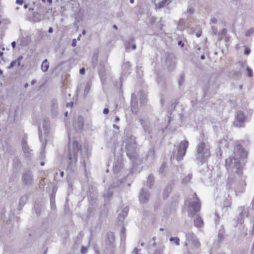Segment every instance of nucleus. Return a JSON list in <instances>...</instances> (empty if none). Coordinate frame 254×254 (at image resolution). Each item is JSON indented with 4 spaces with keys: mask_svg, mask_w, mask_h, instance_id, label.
Returning a JSON list of instances; mask_svg holds the SVG:
<instances>
[{
    "mask_svg": "<svg viewBox=\"0 0 254 254\" xmlns=\"http://www.w3.org/2000/svg\"><path fill=\"white\" fill-rule=\"evenodd\" d=\"M23 59L22 56H19L17 59L11 62L8 68L11 69L14 66H20L21 65V61Z\"/></svg>",
    "mask_w": 254,
    "mask_h": 254,
    "instance_id": "9b49d317",
    "label": "nucleus"
},
{
    "mask_svg": "<svg viewBox=\"0 0 254 254\" xmlns=\"http://www.w3.org/2000/svg\"><path fill=\"white\" fill-rule=\"evenodd\" d=\"M164 230V228H161L160 229V231H163Z\"/></svg>",
    "mask_w": 254,
    "mask_h": 254,
    "instance_id": "13d9d810",
    "label": "nucleus"
},
{
    "mask_svg": "<svg viewBox=\"0 0 254 254\" xmlns=\"http://www.w3.org/2000/svg\"><path fill=\"white\" fill-rule=\"evenodd\" d=\"M28 84L27 83L25 84V87H27L28 86Z\"/></svg>",
    "mask_w": 254,
    "mask_h": 254,
    "instance_id": "680f3d73",
    "label": "nucleus"
},
{
    "mask_svg": "<svg viewBox=\"0 0 254 254\" xmlns=\"http://www.w3.org/2000/svg\"><path fill=\"white\" fill-rule=\"evenodd\" d=\"M244 215H247V212L245 211H242V212L241 213V219H240L239 218H238L239 219V222L241 224L243 222V219L242 218V217L244 216Z\"/></svg>",
    "mask_w": 254,
    "mask_h": 254,
    "instance_id": "a878e982",
    "label": "nucleus"
},
{
    "mask_svg": "<svg viewBox=\"0 0 254 254\" xmlns=\"http://www.w3.org/2000/svg\"><path fill=\"white\" fill-rule=\"evenodd\" d=\"M122 147L125 148L127 154L131 158L132 153L134 152L136 148L135 138L133 136L124 137Z\"/></svg>",
    "mask_w": 254,
    "mask_h": 254,
    "instance_id": "20e7f679",
    "label": "nucleus"
},
{
    "mask_svg": "<svg viewBox=\"0 0 254 254\" xmlns=\"http://www.w3.org/2000/svg\"><path fill=\"white\" fill-rule=\"evenodd\" d=\"M53 107L56 109L57 108V103L56 101L53 102Z\"/></svg>",
    "mask_w": 254,
    "mask_h": 254,
    "instance_id": "c9c22d12",
    "label": "nucleus"
},
{
    "mask_svg": "<svg viewBox=\"0 0 254 254\" xmlns=\"http://www.w3.org/2000/svg\"><path fill=\"white\" fill-rule=\"evenodd\" d=\"M81 151V146L76 141H73L72 144H69L68 148V158L69 164H72L77 160V157Z\"/></svg>",
    "mask_w": 254,
    "mask_h": 254,
    "instance_id": "7ed1b4c3",
    "label": "nucleus"
},
{
    "mask_svg": "<svg viewBox=\"0 0 254 254\" xmlns=\"http://www.w3.org/2000/svg\"><path fill=\"white\" fill-rule=\"evenodd\" d=\"M75 45H76V40L73 39L72 40V46L74 47L75 46Z\"/></svg>",
    "mask_w": 254,
    "mask_h": 254,
    "instance_id": "c03bdc74",
    "label": "nucleus"
},
{
    "mask_svg": "<svg viewBox=\"0 0 254 254\" xmlns=\"http://www.w3.org/2000/svg\"><path fill=\"white\" fill-rule=\"evenodd\" d=\"M79 72H80V73L81 74H84V73H85V69H84V68H82L81 69H80Z\"/></svg>",
    "mask_w": 254,
    "mask_h": 254,
    "instance_id": "58836bf2",
    "label": "nucleus"
},
{
    "mask_svg": "<svg viewBox=\"0 0 254 254\" xmlns=\"http://www.w3.org/2000/svg\"><path fill=\"white\" fill-rule=\"evenodd\" d=\"M189 146V142L188 141H182L180 142L178 152L176 155V159L178 161L181 160L186 154V152Z\"/></svg>",
    "mask_w": 254,
    "mask_h": 254,
    "instance_id": "39448f33",
    "label": "nucleus"
},
{
    "mask_svg": "<svg viewBox=\"0 0 254 254\" xmlns=\"http://www.w3.org/2000/svg\"><path fill=\"white\" fill-rule=\"evenodd\" d=\"M170 241L176 246H179L180 245V239L178 237H171L170 238Z\"/></svg>",
    "mask_w": 254,
    "mask_h": 254,
    "instance_id": "4be33fe9",
    "label": "nucleus"
},
{
    "mask_svg": "<svg viewBox=\"0 0 254 254\" xmlns=\"http://www.w3.org/2000/svg\"><path fill=\"white\" fill-rule=\"evenodd\" d=\"M113 170H114V171L115 173H117V172H118L119 171V168H117V166L115 165V167L113 168Z\"/></svg>",
    "mask_w": 254,
    "mask_h": 254,
    "instance_id": "f704fd0d",
    "label": "nucleus"
},
{
    "mask_svg": "<svg viewBox=\"0 0 254 254\" xmlns=\"http://www.w3.org/2000/svg\"><path fill=\"white\" fill-rule=\"evenodd\" d=\"M250 53V51L249 50H246L245 53L246 55H249Z\"/></svg>",
    "mask_w": 254,
    "mask_h": 254,
    "instance_id": "09e8293b",
    "label": "nucleus"
},
{
    "mask_svg": "<svg viewBox=\"0 0 254 254\" xmlns=\"http://www.w3.org/2000/svg\"><path fill=\"white\" fill-rule=\"evenodd\" d=\"M137 109V104L136 102V96L134 93L131 95V110L134 113H136Z\"/></svg>",
    "mask_w": 254,
    "mask_h": 254,
    "instance_id": "9d476101",
    "label": "nucleus"
},
{
    "mask_svg": "<svg viewBox=\"0 0 254 254\" xmlns=\"http://www.w3.org/2000/svg\"><path fill=\"white\" fill-rule=\"evenodd\" d=\"M136 45H133L132 46V50H135V49H136Z\"/></svg>",
    "mask_w": 254,
    "mask_h": 254,
    "instance_id": "3c124183",
    "label": "nucleus"
},
{
    "mask_svg": "<svg viewBox=\"0 0 254 254\" xmlns=\"http://www.w3.org/2000/svg\"><path fill=\"white\" fill-rule=\"evenodd\" d=\"M43 128H44L45 132L46 133H48L49 129H50V126H49V123L48 122H45L43 124Z\"/></svg>",
    "mask_w": 254,
    "mask_h": 254,
    "instance_id": "5701e85b",
    "label": "nucleus"
},
{
    "mask_svg": "<svg viewBox=\"0 0 254 254\" xmlns=\"http://www.w3.org/2000/svg\"><path fill=\"white\" fill-rule=\"evenodd\" d=\"M103 113L105 114H107L109 113V110L107 108H105L103 110Z\"/></svg>",
    "mask_w": 254,
    "mask_h": 254,
    "instance_id": "4c0bfd02",
    "label": "nucleus"
},
{
    "mask_svg": "<svg viewBox=\"0 0 254 254\" xmlns=\"http://www.w3.org/2000/svg\"><path fill=\"white\" fill-rule=\"evenodd\" d=\"M119 120H120L119 118L118 117H117L116 118V119H115V122H116V123H118V122L119 121Z\"/></svg>",
    "mask_w": 254,
    "mask_h": 254,
    "instance_id": "8fccbe9b",
    "label": "nucleus"
},
{
    "mask_svg": "<svg viewBox=\"0 0 254 254\" xmlns=\"http://www.w3.org/2000/svg\"><path fill=\"white\" fill-rule=\"evenodd\" d=\"M241 152L242 153L241 155V157L245 158V157L247 156V153L244 150L242 149L241 150Z\"/></svg>",
    "mask_w": 254,
    "mask_h": 254,
    "instance_id": "cd10ccee",
    "label": "nucleus"
},
{
    "mask_svg": "<svg viewBox=\"0 0 254 254\" xmlns=\"http://www.w3.org/2000/svg\"><path fill=\"white\" fill-rule=\"evenodd\" d=\"M22 148L23 152L26 155V156H28L30 153V150L25 141H24L22 143Z\"/></svg>",
    "mask_w": 254,
    "mask_h": 254,
    "instance_id": "6ab92c4d",
    "label": "nucleus"
},
{
    "mask_svg": "<svg viewBox=\"0 0 254 254\" xmlns=\"http://www.w3.org/2000/svg\"><path fill=\"white\" fill-rule=\"evenodd\" d=\"M113 127H114V128H115V129H119V127L118 126H117L116 125H114Z\"/></svg>",
    "mask_w": 254,
    "mask_h": 254,
    "instance_id": "de8ad7c7",
    "label": "nucleus"
},
{
    "mask_svg": "<svg viewBox=\"0 0 254 254\" xmlns=\"http://www.w3.org/2000/svg\"><path fill=\"white\" fill-rule=\"evenodd\" d=\"M41 165L42 166L44 165V163H43V162H42V163H41Z\"/></svg>",
    "mask_w": 254,
    "mask_h": 254,
    "instance_id": "0e129e2a",
    "label": "nucleus"
},
{
    "mask_svg": "<svg viewBox=\"0 0 254 254\" xmlns=\"http://www.w3.org/2000/svg\"><path fill=\"white\" fill-rule=\"evenodd\" d=\"M122 233H123V234H122V236H121V238H122H122H123V237H124V236H123V234H124V229H122Z\"/></svg>",
    "mask_w": 254,
    "mask_h": 254,
    "instance_id": "603ef678",
    "label": "nucleus"
},
{
    "mask_svg": "<svg viewBox=\"0 0 254 254\" xmlns=\"http://www.w3.org/2000/svg\"><path fill=\"white\" fill-rule=\"evenodd\" d=\"M226 30L225 29H223L219 33V36H222L226 34Z\"/></svg>",
    "mask_w": 254,
    "mask_h": 254,
    "instance_id": "7c9ffc66",
    "label": "nucleus"
},
{
    "mask_svg": "<svg viewBox=\"0 0 254 254\" xmlns=\"http://www.w3.org/2000/svg\"><path fill=\"white\" fill-rule=\"evenodd\" d=\"M191 179V175H188L183 179V182L184 183L187 184L189 183Z\"/></svg>",
    "mask_w": 254,
    "mask_h": 254,
    "instance_id": "b1692460",
    "label": "nucleus"
},
{
    "mask_svg": "<svg viewBox=\"0 0 254 254\" xmlns=\"http://www.w3.org/2000/svg\"><path fill=\"white\" fill-rule=\"evenodd\" d=\"M247 70L249 72V76L250 77L252 76V70L249 67H248Z\"/></svg>",
    "mask_w": 254,
    "mask_h": 254,
    "instance_id": "2f4dec72",
    "label": "nucleus"
},
{
    "mask_svg": "<svg viewBox=\"0 0 254 254\" xmlns=\"http://www.w3.org/2000/svg\"><path fill=\"white\" fill-rule=\"evenodd\" d=\"M254 33V28H251L249 29L245 33L246 36H250Z\"/></svg>",
    "mask_w": 254,
    "mask_h": 254,
    "instance_id": "393cba45",
    "label": "nucleus"
},
{
    "mask_svg": "<svg viewBox=\"0 0 254 254\" xmlns=\"http://www.w3.org/2000/svg\"><path fill=\"white\" fill-rule=\"evenodd\" d=\"M153 183V177L152 176L149 175L148 176V179L147 181V186L149 188H150L152 187Z\"/></svg>",
    "mask_w": 254,
    "mask_h": 254,
    "instance_id": "412c9836",
    "label": "nucleus"
},
{
    "mask_svg": "<svg viewBox=\"0 0 254 254\" xmlns=\"http://www.w3.org/2000/svg\"><path fill=\"white\" fill-rule=\"evenodd\" d=\"M193 9L192 8H189L187 11V12L188 14H191V13H193Z\"/></svg>",
    "mask_w": 254,
    "mask_h": 254,
    "instance_id": "473e14b6",
    "label": "nucleus"
},
{
    "mask_svg": "<svg viewBox=\"0 0 254 254\" xmlns=\"http://www.w3.org/2000/svg\"><path fill=\"white\" fill-rule=\"evenodd\" d=\"M139 252V250H138L137 248H135L133 251V254H138V253Z\"/></svg>",
    "mask_w": 254,
    "mask_h": 254,
    "instance_id": "e433bc0d",
    "label": "nucleus"
},
{
    "mask_svg": "<svg viewBox=\"0 0 254 254\" xmlns=\"http://www.w3.org/2000/svg\"><path fill=\"white\" fill-rule=\"evenodd\" d=\"M24 6L25 8H27V5L26 4H25Z\"/></svg>",
    "mask_w": 254,
    "mask_h": 254,
    "instance_id": "69168bd1",
    "label": "nucleus"
},
{
    "mask_svg": "<svg viewBox=\"0 0 254 254\" xmlns=\"http://www.w3.org/2000/svg\"><path fill=\"white\" fill-rule=\"evenodd\" d=\"M86 248H85V247H82V249H81V252H82V253H83V254L84 252H86Z\"/></svg>",
    "mask_w": 254,
    "mask_h": 254,
    "instance_id": "a18cd8bd",
    "label": "nucleus"
},
{
    "mask_svg": "<svg viewBox=\"0 0 254 254\" xmlns=\"http://www.w3.org/2000/svg\"><path fill=\"white\" fill-rule=\"evenodd\" d=\"M11 46L13 49L15 48V47L16 46V43L15 41H13L12 42Z\"/></svg>",
    "mask_w": 254,
    "mask_h": 254,
    "instance_id": "79ce46f5",
    "label": "nucleus"
},
{
    "mask_svg": "<svg viewBox=\"0 0 254 254\" xmlns=\"http://www.w3.org/2000/svg\"><path fill=\"white\" fill-rule=\"evenodd\" d=\"M211 22L213 23H216L217 22V19L215 17H213L211 19Z\"/></svg>",
    "mask_w": 254,
    "mask_h": 254,
    "instance_id": "72a5a7b5",
    "label": "nucleus"
},
{
    "mask_svg": "<svg viewBox=\"0 0 254 254\" xmlns=\"http://www.w3.org/2000/svg\"><path fill=\"white\" fill-rule=\"evenodd\" d=\"M194 225L196 227H202L203 225V221L199 216H196L193 221Z\"/></svg>",
    "mask_w": 254,
    "mask_h": 254,
    "instance_id": "ddd939ff",
    "label": "nucleus"
},
{
    "mask_svg": "<svg viewBox=\"0 0 254 254\" xmlns=\"http://www.w3.org/2000/svg\"><path fill=\"white\" fill-rule=\"evenodd\" d=\"M67 114H68V113H67V112H66L65 113V116L66 117H67Z\"/></svg>",
    "mask_w": 254,
    "mask_h": 254,
    "instance_id": "bf43d9fd",
    "label": "nucleus"
},
{
    "mask_svg": "<svg viewBox=\"0 0 254 254\" xmlns=\"http://www.w3.org/2000/svg\"><path fill=\"white\" fill-rule=\"evenodd\" d=\"M64 174V173L63 172H62L61 173V176H62V177H63Z\"/></svg>",
    "mask_w": 254,
    "mask_h": 254,
    "instance_id": "6e6d98bb",
    "label": "nucleus"
},
{
    "mask_svg": "<svg viewBox=\"0 0 254 254\" xmlns=\"http://www.w3.org/2000/svg\"><path fill=\"white\" fill-rule=\"evenodd\" d=\"M73 105V103H69L66 104L67 107H71Z\"/></svg>",
    "mask_w": 254,
    "mask_h": 254,
    "instance_id": "37998d69",
    "label": "nucleus"
},
{
    "mask_svg": "<svg viewBox=\"0 0 254 254\" xmlns=\"http://www.w3.org/2000/svg\"><path fill=\"white\" fill-rule=\"evenodd\" d=\"M113 193L110 191H108L106 194L105 197H106L107 198H109L111 197L112 196Z\"/></svg>",
    "mask_w": 254,
    "mask_h": 254,
    "instance_id": "c85d7f7f",
    "label": "nucleus"
},
{
    "mask_svg": "<svg viewBox=\"0 0 254 254\" xmlns=\"http://www.w3.org/2000/svg\"><path fill=\"white\" fill-rule=\"evenodd\" d=\"M245 121V118L243 113L239 112L237 113L236 116V120L234 122V126L238 127H244V123Z\"/></svg>",
    "mask_w": 254,
    "mask_h": 254,
    "instance_id": "0eeeda50",
    "label": "nucleus"
},
{
    "mask_svg": "<svg viewBox=\"0 0 254 254\" xmlns=\"http://www.w3.org/2000/svg\"><path fill=\"white\" fill-rule=\"evenodd\" d=\"M22 181L25 185H29L33 182V178L30 172H25L22 176Z\"/></svg>",
    "mask_w": 254,
    "mask_h": 254,
    "instance_id": "6e6552de",
    "label": "nucleus"
},
{
    "mask_svg": "<svg viewBox=\"0 0 254 254\" xmlns=\"http://www.w3.org/2000/svg\"><path fill=\"white\" fill-rule=\"evenodd\" d=\"M113 28H115V29H117V26L116 25H114L113 26Z\"/></svg>",
    "mask_w": 254,
    "mask_h": 254,
    "instance_id": "5fc2aeb1",
    "label": "nucleus"
},
{
    "mask_svg": "<svg viewBox=\"0 0 254 254\" xmlns=\"http://www.w3.org/2000/svg\"><path fill=\"white\" fill-rule=\"evenodd\" d=\"M227 164L230 166L235 167L237 169H240V160H238V158L235 157H230L227 158L226 160ZM238 173L240 174H241L240 170L238 171Z\"/></svg>",
    "mask_w": 254,
    "mask_h": 254,
    "instance_id": "423d86ee",
    "label": "nucleus"
},
{
    "mask_svg": "<svg viewBox=\"0 0 254 254\" xmlns=\"http://www.w3.org/2000/svg\"><path fill=\"white\" fill-rule=\"evenodd\" d=\"M179 45H181V41L179 42Z\"/></svg>",
    "mask_w": 254,
    "mask_h": 254,
    "instance_id": "338daca9",
    "label": "nucleus"
},
{
    "mask_svg": "<svg viewBox=\"0 0 254 254\" xmlns=\"http://www.w3.org/2000/svg\"><path fill=\"white\" fill-rule=\"evenodd\" d=\"M130 3H133L134 0H130Z\"/></svg>",
    "mask_w": 254,
    "mask_h": 254,
    "instance_id": "052dcab7",
    "label": "nucleus"
},
{
    "mask_svg": "<svg viewBox=\"0 0 254 254\" xmlns=\"http://www.w3.org/2000/svg\"><path fill=\"white\" fill-rule=\"evenodd\" d=\"M149 197V194L143 190H141L139 195V199L141 203H145Z\"/></svg>",
    "mask_w": 254,
    "mask_h": 254,
    "instance_id": "f8f14e48",
    "label": "nucleus"
},
{
    "mask_svg": "<svg viewBox=\"0 0 254 254\" xmlns=\"http://www.w3.org/2000/svg\"><path fill=\"white\" fill-rule=\"evenodd\" d=\"M108 241H106V243L108 245L112 244L115 241V236L113 233H110L107 235Z\"/></svg>",
    "mask_w": 254,
    "mask_h": 254,
    "instance_id": "f3484780",
    "label": "nucleus"
},
{
    "mask_svg": "<svg viewBox=\"0 0 254 254\" xmlns=\"http://www.w3.org/2000/svg\"><path fill=\"white\" fill-rule=\"evenodd\" d=\"M42 19V16L41 14H40L38 12H36L34 13L33 14V21L36 22H38L41 21Z\"/></svg>",
    "mask_w": 254,
    "mask_h": 254,
    "instance_id": "aec40b11",
    "label": "nucleus"
},
{
    "mask_svg": "<svg viewBox=\"0 0 254 254\" xmlns=\"http://www.w3.org/2000/svg\"><path fill=\"white\" fill-rule=\"evenodd\" d=\"M42 0L44 2H45L47 1V2L49 3L50 4H51L52 2V0Z\"/></svg>",
    "mask_w": 254,
    "mask_h": 254,
    "instance_id": "a19ab883",
    "label": "nucleus"
},
{
    "mask_svg": "<svg viewBox=\"0 0 254 254\" xmlns=\"http://www.w3.org/2000/svg\"><path fill=\"white\" fill-rule=\"evenodd\" d=\"M170 1L171 0H162V1L158 2L156 4V7L158 9L161 8L169 3Z\"/></svg>",
    "mask_w": 254,
    "mask_h": 254,
    "instance_id": "dca6fc26",
    "label": "nucleus"
},
{
    "mask_svg": "<svg viewBox=\"0 0 254 254\" xmlns=\"http://www.w3.org/2000/svg\"><path fill=\"white\" fill-rule=\"evenodd\" d=\"M77 126L76 127L79 130H81L83 128L84 126V119L82 117L79 116L77 118Z\"/></svg>",
    "mask_w": 254,
    "mask_h": 254,
    "instance_id": "2eb2a0df",
    "label": "nucleus"
},
{
    "mask_svg": "<svg viewBox=\"0 0 254 254\" xmlns=\"http://www.w3.org/2000/svg\"><path fill=\"white\" fill-rule=\"evenodd\" d=\"M210 155L209 146L203 141L199 142L197 145L196 159L200 162H203L209 157Z\"/></svg>",
    "mask_w": 254,
    "mask_h": 254,
    "instance_id": "f257e3e1",
    "label": "nucleus"
},
{
    "mask_svg": "<svg viewBox=\"0 0 254 254\" xmlns=\"http://www.w3.org/2000/svg\"><path fill=\"white\" fill-rule=\"evenodd\" d=\"M200 36V34H199V33H197V34H196V36H197V37H199Z\"/></svg>",
    "mask_w": 254,
    "mask_h": 254,
    "instance_id": "4d7b16f0",
    "label": "nucleus"
},
{
    "mask_svg": "<svg viewBox=\"0 0 254 254\" xmlns=\"http://www.w3.org/2000/svg\"><path fill=\"white\" fill-rule=\"evenodd\" d=\"M127 214V210L125 209L122 211V212L119 214L118 217V220L119 222L122 223Z\"/></svg>",
    "mask_w": 254,
    "mask_h": 254,
    "instance_id": "4468645a",
    "label": "nucleus"
},
{
    "mask_svg": "<svg viewBox=\"0 0 254 254\" xmlns=\"http://www.w3.org/2000/svg\"><path fill=\"white\" fill-rule=\"evenodd\" d=\"M212 30L214 35L217 34V30L216 27L214 26H212Z\"/></svg>",
    "mask_w": 254,
    "mask_h": 254,
    "instance_id": "c756f323",
    "label": "nucleus"
},
{
    "mask_svg": "<svg viewBox=\"0 0 254 254\" xmlns=\"http://www.w3.org/2000/svg\"><path fill=\"white\" fill-rule=\"evenodd\" d=\"M23 0H16V3L21 5L22 4Z\"/></svg>",
    "mask_w": 254,
    "mask_h": 254,
    "instance_id": "ea45409f",
    "label": "nucleus"
},
{
    "mask_svg": "<svg viewBox=\"0 0 254 254\" xmlns=\"http://www.w3.org/2000/svg\"><path fill=\"white\" fill-rule=\"evenodd\" d=\"M48 32L50 33H52L53 32V29L52 27H50L48 30Z\"/></svg>",
    "mask_w": 254,
    "mask_h": 254,
    "instance_id": "49530a36",
    "label": "nucleus"
},
{
    "mask_svg": "<svg viewBox=\"0 0 254 254\" xmlns=\"http://www.w3.org/2000/svg\"><path fill=\"white\" fill-rule=\"evenodd\" d=\"M186 205L188 207V215L190 217H192L196 212L200 210L201 206L199 200L195 193H194L192 198L186 202Z\"/></svg>",
    "mask_w": 254,
    "mask_h": 254,
    "instance_id": "f03ea898",
    "label": "nucleus"
},
{
    "mask_svg": "<svg viewBox=\"0 0 254 254\" xmlns=\"http://www.w3.org/2000/svg\"><path fill=\"white\" fill-rule=\"evenodd\" d=\"M49 67V64L47 59H45L41 64V69L43 72L47 71Z\"/></svg>",
    "mask_w": 254,
    "mask_h": 254,
    "instance_id": "a211bd4d",
    "label": "nucleus"
},
{
    "mask_svg": "<svg viewBox=\"0 0 254 254\" xmlns=\"http://www.w3.org/2000/svg\"><path fill=\"white\" fill-rule=\"evenodd\" d=\"M90 88V85L89 83L87 84V85H86L85 89H84L85 95H86L88 93Z\"/></svg>",
    "mask_w": 254,
    "mask_h": 254,
    "instance_id": "bb28decb",
    "label": "nucleus"
},
{
    "mask_svg": "<svg viewBox=\"0 0 254 254\" xmlns=\"http://www.w3.org/2000/svg\"><path fill=\"white\" fill-rule=\"evenodd\" d=\"M186 237L188 241H191L194 243L196 247H198L200 245L199 242L198 241L193 233L190 232L188 233L186 235Z\"/></svg>",
    "mask_w": 254,
    "mask_h": 254,
    "instance_id": "1a4fd4ad",
    "label": "nucleus"
},
{
    "mask_svg": "<svg viewBox=\"0 0 254 254\" xmlns=\"http://www.w3.org/2000/svg\"><path fill=\"white\" fill-rule=\"evenodd\" d=\"M201 59V60H204L205 59V57L204 55H201V57H200Z\"/></svg>",
    "mask_w": 254,
    "mask_h": 254,
    "instance_id": "864d4df0",
    "label": "nucleus"
},
{
    "mask_svg": "<svg viewBox=\"0 0 254 254\" xmlns=\"http://www.w3.org/2000/svg\"><path fill=\"white\" fill-rule=\"evenodd\" d=\"M3 55V53L2 52H0V56H2Z\"/></svg>",
    "mask_w": 254,
    "mask_h": 254,
    "instance_id": "e2e57ef3",
    "label": "nucleus"
},
{
    "mask_svg": "<svg viewBox=\"0 0 254 254\" xmlns=\"http://www.w3.org/2000/svg\"><path fill=\"white\" fill-rule=\"evenodd\" d=\"M253 207H254V202H253Z\"/></svg>",
    "mask_w": 254,
    "mask_h": 254,
    "instance_id": "774afa93",
    "label": "nucleus"
}]
</instances>
